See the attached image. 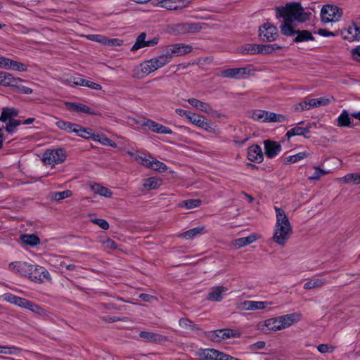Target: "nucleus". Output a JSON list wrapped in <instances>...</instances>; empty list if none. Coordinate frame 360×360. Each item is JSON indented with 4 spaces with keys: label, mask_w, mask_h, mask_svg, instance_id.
Here are the masks:
<instances>
[{
    "label": "nucleus",
    "mask_w": 360,
    "mask_h": 360,
    "mask_svg": "<svg viewBox=\"0 0 360 360\" xmlns=\"http://www.w3.org/2000/svg\"><path fill=\"white\" fill-rule=\"evenodd\" d=\"M65 160V153L63 149L47 150L42 157V162L44 165H55L63 162Z\"/></svg>",
    "instance_id": "8"
},
{
    "label": "nucleus",
    "mask_w": 360,
    "mask_h": 360,
    "mask_svg": "<svg viewBox=\"0 0 360 360\" xmlns=\"http://www.w3.org/2000/svg\"><path fill=\"white\" fill-rule=\"evenodd\" d=\"M307 156L308 153L307 152H300L295 155L287 157V161L290 163H295L303 160L304 158Z\"/></svg>",
    "instance_id": "50"
},
{
    "label": "nucleus",
    "mask_w": 360,
    "mask_h": 360,
    "mask_svg": "<svg viewBox=\"0 0 360 360\" xmlns=\"http://www.w3.org/2000/svg\"><path fill=\"white\" fill-rule=\"evenodd\" d=\"M193 50L192 46L182 43L174 44L167 46L165 49L166 55H169V61L174 56H182L191 53Z\"/></svg>",
    "instance_id": "10"
},
{
    "label": "nucleus",
    "mask_w": 360,
    "mask_h": 360,
    "mask_svg": "<svg viewBox=\"0 0 360 360\" xmlns=\"http://www.w3.org/2000/svg\"><path fill=\"white\" fill-rule=\"evenodd\" d=\"M38 269H40L37 272V274H36L38 276V278H40L41 279V275H43V277L45 278H47V279H50L51 278L50 274L49 273L48 271H46L43 267L39 266H38Z\"/></svg>",
    "instance_id": "62"
},
{
    "label": "nucleus",
    "mask_w": 360,
    "mask_h": 360,
    "mask_svg": "<svg viewBox=\"0 0 360 360\" xmlns=\"http://www.w3.org/2000/svg\"><path fill=\"white\" fill-rule=\"evenodd\" d=\"M274 210L276 212V223L272 240L277 245L283 247L292 235V227L284 210L278 207H274Z\"/></svg>",
    "instance_id": "2"
},
{
    "label": "nucleus",
    "mask_w": 360,
    "mask_h": 360,
    "mask_svg": "<svg viewBox=\"0 0 360 360\" xmlns=\"http://www.w3.org/2000/svg\"><path fill=\"white\" fill-rule=\"evenodd\" d=\"M276 17L284 19L280 28L281 33L285 36H292L295 34L296 32L292 26L293 21L304 22L309 17L298 3L287 4L285 6L276 8Z\"/></svg>",
    "instance_id": "1"
},
{
    "label": "nucleus",
    "mask_w": 360,
    "mask_h": 360,
    "mask_svg": "<svg viewBox=\"0 0 360 360\" xmlns=\"http://www.w3.org/2000/svg\"><path fill=\"white\" fill-rule=\"evenodd\" d=\"M72 193L70 190H66L61 192H55L52 193L51 198L54 200H60L70 197Z\"/></svg>",
    "instance_id": "49"
},
{
    "label": "nucleus",
    "mask_w": 360,
    "mask_h": 360,
    "mask_svg": "<svg viewBox=\"0 0 360 360\" xmlns=\"http://www.w3.org/2000/svg\"><path fill=\"white\" fill-rule=\"evenodd\" d=\"M91 221L98 225L102 229L107 230L109 229V224L108 221L103 219H93Z\"/></svg>",
    "instance_id": "56"
},
{
    "label": "nucleus",
    "mask_w": 360,
    "mask_h": 360,
    "mask_svg": "<svg viewBox=\"0 0 360 360\" xmlns=\"http://www.w3.org/2000/svg\"><path fill=\"white\" fill-rule=\"evenodd\" d=\"M314 169H315V171L313 173V174L311 176H309V178H308L311 181H312V180L317 181V180L320 179L321 176L328 174V172L323 170L321 168H319V167H314Z\"/></svg>",
    "instance_id": "51"
},
{
    "label": "nucleus",
    "mask_w": 360,
    "mask_h": 360,
    "mask_svg": "<svg viewBox=\"0 0 360 360\" xmlns=\"http://www.w3.org/2000/svg\"><path fill=\"white\" fill-rule=\"evenodd\" d=\"M56 125L60 129L66 131L68 132H73L76 124H72L71 122H65L63 120H58L56 122Z\"/></svg>",
    "instance_id": "44"
},
{
    "label": "nucleus",
    "mask_w": 360,
    "mask_h": 360,
    "mask_svg": "<svg viewBox=\"0 0 360 360\" xmlns=\"http://www.w3.org/2000/svg\"><path fill=\"white\" fill-rule=\"evenodd\" d=\"M252 118L262 122H284L287 120L285 115L276 114L263 110H255L252 112Z\"/></svg>",
    "instance_id": "7"
},
{
    "label": "nucleus",
    "mask_w": 360,
    "mask_h": 360,
    "mask_svg": "<svg viewBox=\"0 0 360 360\" xmlns=\"http://www.w3.org/2000/svg\"><path fill=\"white\" fill-rule=\"evenodd\" d=\"M86 37L91 41L105 44L106 37L101 34H88Z\"/></svg>",
    "instance_id": "54"
},
{
    "label": "nucleus",
    "mask_w": 360,
    "mask_h": 360,
    "mask_svg": "<svg viewBox=\"0 0 360 360\" xmlns=\"http://www.w3.org/2000/svg\"><path fill=\"white\" fill-rule=\"evenodd\" d=\"M91 189L95 194H98L107 198H110L112 195V193L110 189L99 184H94L91 186Z\"/></svg>",
    "instance_id": "28"
},
{
    "label": "nucleus",
    "mask_w": 360,
    "mask_h": 360,
    "mask_svg": "<svg viewBox=\"0 0 360 360\" xmlns=\"http://www.w3.org/2000/svg\"><path fill=\"white\" fill-rule=\"evenodd\" d=\"M345 184H360V172L349 173L340 179Z\"/></svg>",
    "instance_id": "39"
},
{
    "label": "nucleus",
    "mask_w": 360,
    "mask_h": 360,
    "mask_svg": "<svg viewBox=\"0 0 360 360\" xmlns=\"http://www.w3.org/2000/svg\"><path fill=\"white\" fill-rule=\"evenodd\" d=\"M146 34L145 32L141 33L136 38L135 44L131 47L132 51H136L140 49L146 47Z\"/></svg>",
    "instance_id": "40"
},
{
    "label": "nucleus",
    "mask_w": 360,
    "mask_h": 360,
    "mask_svg": "<svg viewBox=\"0 0 360 360\" xmlns=\"http://www.w3.org/2000/svg\"><path fill=\"white\" fill-rule=\"evenodd\" d=\"M148 167L159 172H165L167 169V166L165 163L153 158L150 160V164Z\"/></svg>",
    "instance_id": "42"
},
{
    "label": "nucleus",
    "mask_w": 360,
    "mask_h": 360,
    "mask_svg": "<svg viewBox=\"0 0 360 360\" xmlns=\"http://www.w3.org/2000/svg\"><path fill=\"white\" fill-rule=\"evenodd\" d=\"M201 205V200L198 199H190L183 201L181 204V207H185L186 209L190 210L199 207Z\"/></svg>",
    "instance_id": "46"
},
{
    "label": "nucleus",
    "mask_w": 360,
    "mask_h": 360,
    "mask_svg": "<svg viewBox=\"0 0 360 360\" xmlns=\"http://www.w3.org/2000/svg\"><path fill=\"white\" fill-rule=\"evenodd\" d=\"M201 27L198 23H179L168 27V32L174 35L187 33H195L200 30Z\"/></svg>",
    "instance_id": "9"
},
{
    "label": "nucleus",
    "mask_w": 360,
    "mask_h": 360,
    "mask_svg": "<svg viewBox=\"0 0 360 360\" xmlns=\"http://www.w3.org/2000/svg\"><path fill=\"white\" fill-rule=\"evenodd\" d=\"M188 102L195 109L207 113L209 115L213 117H218L219 115L218 112L214 110L208 103L201 101L194 98L188 99Z\"/></svg>",
    "instance_id": "13"
},
{
    "label": "nucleus",
    "mask_w": 360,
    "mask_h": 360,
    "mask_svg": "<svg viewBox=\"0 0 360 360\" xmlns=\"http://www.w3.org/2000/svg\"><path fill=\"white\" fill-rule=\"evenodd\" d=\"M281 330L285 329L302 319V314L299 312L277 316Z\"/></svg>",
    "instance_id": "14"
},
{
    "label": "nucleus",
    "mask_w": 360,
    "mask_h": 360,
    "mask_svg": "<svg viewBox=\"0 0 360 360\" xmlns=\"http://www.w3.org/2000/svg\"><path fill=\"white\" fill-rule=\"evenodd\" d=\"M18 110L14 108H4L0 116V121L6 122L10 119H13L18 115Z\"/></svg>",
    "instance_id": "30"
},
{
    "label": "nucleus",
    "mask_w": 360,
    "mask_h": 360,
    "mask_svg": "<svg viewBox=\"0 0 360 360\" xmlns=\"http://www.w3.org/2000/svg\"><path fill=\"white\" fill-rule=\"evenodd\" d=\"M169 62V55H166L165 53L146 60L136 66L133 70L134 76L138 79H143L149 74L168 64Z\"/></svg>",
    "instance_id": "3"
},
{
    "label": "nucleus",
    "mask_w": 360,
    "mask_h": 360,
    "mask_svg": "<svg viewBox=\"0 0 360 360\" xmlns=\"http://www.w3.org/2000/svg\"><path fill=\"white\" fill-rule=\"evenodd\" d=\"M257 328L264 333H267L269 331L281 330L280 323L277 317L268 319L259 322L257 325Z\"/></svg>",
    "instance_id": "16"
},
{
    "label": "nucleus",
    "mask_w": 360,
    "mask_h": 360,
    "mask_svg": "<svg viewBox=\"0 0 360 360\" xmlns=\"http://www.w3.org/2000/svg\"><path fill=\"white\" fill-rule=\"evenodd\" d=\"M227 291V288L223 286H216L211 288L207 299L210 301L219 302L221 300V295Z\"/></svg>",
    "instance_id": "25"
},
{
    "label": "nucleus",
    "mask_w": 360,
    "mask_h": 360,
    "mask_svg": "<svg viewBox=\"0 0 360 360\" xmlns=\"http://www.w3.org/2000/svg\"><path fill=\"white\" fill-rule=\"evenodd\" d=\"M271 304L272 302L267 301L246 300L238 304L237 309L240 310L264 309Z\"/></svg>",
    "instance_id": "12"
},
{
    "label": "nucleus",
    "mask_w": 360,
    "mask_h": 360,
    "mask_svg": "<svg viewBox=\"0 0 360 360\" xmlns=\"http://www.w3.org/2000/svg\"><path fill=\"white\" fill-rule=\"evenodd\" d=\"M188 120L193 124L203 129L210 133L215 135H219L221 134L220 129L217 125L213 124L211 121L208 120L203 115L191 112V115L188 117Z\"/></svg>",
    "instance_id": "5"
},
{
    "label": "nucleus",
    "mask_w": 360,
    "mask_h": 360,
    "mask_svg": "<svg viewBox=\"0 0 360 360\" xmlns=\"http://www.w3.org/2000/svg\"><path fill=\"white\" fill-rule=\"evenodd\" d=\"M73 132L76 134L77 136L86 139H92V136H94L95 134V133L91 129L85 128L78 124L75 125Z\"/></svg>",
    "instance_id": "29"
},
{
    "label": "nucleus",
    "mask_w": 360,
    "mask_h": 360,
    "mask_svg": "<svg viewBox=\"0 0 360 360\" xmlns=\"http://www.w3.org/2000/svg\"><path fill=\"white\" fill-rule=\"evenodd\" d=\"M338 126L339 127H349L351 124V118L349 117V112L346 110H343L337 119Z\"/></svg>",
    "instance_id": "35"
},
{
    "label": "nucleus",
    "mask_w": 360,
    "mask_h": 360,
    "mask_svg": "<svg viewBox=\"0 0 360 360\" xmlns=\"http://www.w3.org/2000/svg\"><path fill=\"white\" fill-rule=\"evenodd\" d=\"M29 302H30L29 300H27L25 298L18 297V300H17L16 306L21 307V308L26 309V307H27Z\"/></svg>",
    "instance_id": "64"
},
{
    "label": "nucleus",
    "mask_w": 360,
    "mask_h": 360,
    "mask_svg": "<svg viewBox=\"0 0 360 360\" xmlns=\"http://www.w3.org/2000/svg\"><path fill=\"white\" fill-rule=\"evenodd\" d=\"M8 268L13 272L28 277L32 281H37V280H41L36 275L37 272L40 269H38V266L25 262H14L9 264Z\"/></svg>",
    "instance_id": "4"
},
{
    "label": "nucleus",
    "mask_w": 360,
    "mask_h": 360,
    "mask_svg": "<svg viewBox=\"0 0 360 360\" xmlns=\"http://www.w3.org/2000/svg\"><path fill=\"white\" fill-rule=\"evenodd\" d=\"M23 82L20 77H15L13 75L6 72H0V84L5 86H10L13 88H15L17 84Z\"/></svg>",
    "instance_id": "17"
},
{
    "label": "nucleus",
    "mask_w": 360,
    "mask_h": 360,
    "mask_svg": "<svg viewBox=\"0 0 360 360\" xmlns=\"http://www.w3.org/2000/svg\"><path fill=\"white\" fill-rule=\"evenodd\" d=\"M134 160L139 164L148 167L150 164V159H148L146 156H142L139 154L134 155Z\"/></svg>",
    "instance_id": "57"
},
{
    "label": "nucleus",
    "mask_w": 360,
    "mask_h": 360,
    "mask_svg": "<svg viewBox=\"0 0 360 360\" xmlns=\"http://www.w3.org/2000/svg\"><path fill=\"white\" fill-rule=\"evenodd\" d=\"M92 140L105 146H110L113 148L116 147V143L103 134H95L94 136H92Z\"/></svg>",
    "instance_id": "36"
},
{
    "label": "nucleus",
    "mask_w": 360,
    "mask_h": 360,
    "mask_svg": "<svg viewBox=\"0 0 360 360\" xmlns=\"http://www.w3.org/2000/svg\"><path fill=\"white\" fill-rule=\"evenodd\" d=\"M248 158L252 162H262L264 155L262 148L257 145H253L248 148Z\"/></svg>",
    "instance_id": "21"
},
{
    "label": "nucleus",
    "mask_w": 360,
    "mask_h": 360,
    "mask_svg": "<svg viewBox=\"0 0 360 360\" xmlns=\"http://www.w3.org/2000/svg\"><path fill=\"white\" fill-rule=\"evenodd\" d=\"M247 68H230L223 70L220 75L226 78L242 79L249 73Z\"/></svg>",
    "instance_id": "18"
},
{
    "label": "nucleus",
    "mask_w": 360,
    "mask_h": 360,
    "mask_svg": "<svg viewBox=\"0 0 360 360\" xmlns=\"http://www.w3.org/2000/svg\"><path fill=\"white\" fill-rule=\"evenodd\" d=\"M264 148L266 155L270 158L277 155L281 150V146L279 143L269 140L264 141Z\"/></svg>",
    "instance_id": "22"
},
{
    "label": "nucleus",
    "mask_w": 360,
    "mask_h": 360,
    "mask_svg": "<svg viewBox=\"0 0 360 360\" xmlns=\"http://www.w3.org/2000/svg\"><path fill=\"white\" fill-rule=\"evenodd\" d=\"M351 53L354 60L360 62V46L353 49Z\"/></svg>",
    "instance_id": "63"
},
{
    "label": "nucleus",
    "mask_w": 360,
    "mask_h": 360,
    "mask_svg": "<svg viewBox=\"0 0 360 360\" xmlns=\"http://www.w3.org/2000/svg\"><path fill=\"white\" fill-rule=\"evenodd\" d=\"M20 352V349L14 346H0V353L8 355H15L18 354Z\"/></svg>",
    "instance_id": "47"
},
{
    "label": "nucleus",
    "mask_w": 360,
    "mask_h": 360,
    "mask_svg": "<svg viewBox=\"0 0 360 360\" xmlns=\"http://www.w3.org/2000/svg\"><path fill=\"white\" fill-rule=\"evenodd\" d=\"M205 232V226H198L193 229H191L186 232H184L179 235V237H182L186 240L191 239L196 236L198 234L202 233Z\"/></svg>",
    "instance_id": "33"
},
{
    "label": "nucleus",
    "mask_w": 360,
    "mask_h": 360,
    "mask_svg": "<svg viewBox=\"0 0 360 360\" xmlns=\"http://www.w3.org/2000/svg\"><path fill=\"white\" fill-rule=\"evenodd\" d=\"M157 6L167 10H177L187 6V5L182 7L178 6L176 5V0H160L157 4Z\"/></svg>",
    "instance_id": "34"
},
{
    "label": "nucleus",
    "mask_w": 360,
    "mask_h": 360,
    "mask_svg": "<svg viewBox=\"0 0 360 360\" xmlns=\"http://www.w3.org/2000/svg\"><path fill=\"white\" fill-rule=\"evenodd\" d=\"M21 124L20 120L10 119L5 127L6 131L9 134H13L17 131V127Z\"/></svg>",
    "instance_id": "45"
},
{
    "label": "nucleus",
    "mask_w": 360,
    "mask_h": 360,
    "mask_svg": "<svg viewBox=\"0 0 360 360\" xmlns=\"http://www.w3.org/2000/svg\"><path fill=\"white\" fill-rule=\"evenodd\" d=\"M335 347L333 346H330L327 344H321L318 345L317 349L319 352L324 354L327 352H333L334 351Z\"/></svg>",
    "instance_id": "55"
},
{
    "label": "nucleus",
    "mask_w": 360,
    "mask_h": 360,
    "mask_svg": "<svg viewBox=\"0 0 360 360\" xmlns=\"http://www.w3.org/2000/svg\"><path fill=\"white\" fill-rule=\"evenodd\" d=\"M162 180L157 177H150L144 180L143 186L146 190L157 189L162 185Z\"/></svg>",
    "instance_id": "31"
},
{
    "label": "nucleus",
    "mask_w": 360,
    "mask_h": 360,
    "mask_svg": "<svg viewBox=\"0 0 360 360\" xmlns=\"http://www.w3.org/2000/svg\"><path fill=\"white\" fill-rule=\"evenodd\" d=\"M311 128V124L307 125L306 127H301L299 126H295V127L288 130L285 134L288 139L291 138L294 136H303L305 138H309V129Z\"/></svg>",
    "instance_id": "24"
},
{
    "label": "nucleus",
    "mask_w": 360,
    "mask_h": 360,
    "mask_svg": "<svg viewBox=\"0 0 360 360\" xmlns=\"http://www.w3.org/2000/svg\"><path fill=\"white\" fill-rule=\"evenodd\" d=\"M314 101L316 102V108L320 106H326L330 103V99L326 97L314 98Z\"/></svg>",
    "instance_id": "58"
},
{
    "label": "nucleus",
    "mask_w": 360,
    "mask_h": 360,
    "mask_svg": "<svg viewBox=\"0 0 360 360\" xmlns=\"http://www.w3.org/2000/svg\"><path fill=\"white\" fill-rule=\"evenodd\" d=\"M326 279L323 278L313 279L305 283L304 285V288L306 290H311L314 288H320L323 286L324 283H326Z\"/></svg>",
    "instance_id": "37"
},
{
    "label": "nucleus",
    "mask_w": 360,
    "mask_h": 360,
    "mask_svg": "<svg viewBox=\"0 0 360 360\" xmlns=\"http://www.w3.org/2000/svg\"><path fill=\"white\" fill-rule=\"evenodd\" d=\"M8 70L20 72H26L27 70V65L21 62L10 59Z\"/></svg>",
    "instance_id": "41"
},
{
    "label": "nucleus",
    "mask_w": 360,
    "mask_h": 360,
    "mask_svg": "<svg viewBox=\"0 0 360 360\" xmlns=\"http://www.w3.org/2000/svg\"><path fill=\"white\" fill-rule=\"evenodd\" d=\"M342 10L337 6L327 4L321 10V19L323 23L338 22L342 15Z\"/></svg>",
    "instance_id": "6"
},
{
    "label": "nucleus",
    "mask_w": 360,
    "mask_h": 360,
    "mask_svg": "<svg viewBox=\"0 0 360 360\" xmlns=\"http://www.w3.org/2000/svg\"><path fill=\"white\" fill-rule=\"evenodd\" d=\"M70 82H72L73 85L75 86H87L95 90H101L102 89L101 84L79 77L73 78Z\"/></svg>",
    "instance_id": "26"
},
{
    "label": "nucleus",
    "mask_w": 360,
    "mask_h": 360,
    "mask_svg": "<svg viewBox=\"0 0 360 360\" xmlns=\"http://www.w3.org/2000/svg\"><path fill=\"white\" fill-rule=\"evenodd\" d=\"M143 124H144V126L147 127L152 131L158 133V134H172V131L169 128H168L161 124H159L155 121L150 120H148L147 121H146Z\"/></svg>",
    "instance_id": "20"
},
{
    "label": "nucleus",
    "mask_w": 360,
    "mask_h": 360,
    "mask_svg": "<svg viewBox=\"0 0 360 360\" xmlns=\"http://www.w3.org/2000/svg\"><path fill=\"white\" fill-rule=\"evenodd\" d=\"M122 44H123V41L122 39H117V38L110 39V38L106 37L104 45L109 46V47H115V46H122Z\"/></svg>",
    "instance_id": "53"
},
{
    "label": "nucleus",
    "mask_w": 360,
    "mask_h": 360,
    "mask_svg": "<svg viewBox=\"0 0 360 360\" xmlns=\"http://www.w3.org/2000/svg\"><path fill=\"white\" fill-rule=\"evenodd\" d=\"M282 47L276 44H259V53L269 54L274 52Z\"/></svg>",
    "instance_id": "43"
},
{
    "label": "nucleus",
    "mask_w": 360,
    "mask_h": 360,
    "mask_svg": "<svg viewBox=\"0 0 360 360\" xmlns=\"http://www.w3.org/2000/svg\"><path fill=\"white\" fill-rule=\"evenodd\" d=\"M243 52L250 54L259 53V44H245L243 48Z\"/></svg>",
    "instance_id": "48"
},
{
    "label": "nucleus",
    "mask_w": 360,
    "mask_h": 360,
    "mask_svg": "<svg viewBox=\"0 0 360 360\" xmlns=\"http://www.w3.org/2000/svg\"><path fill=\"white\" fill-rule=\"evenodd\" d=\"M26 309L30 310L33 313L39 314V315H44L45 314V311L41 307H40L39 305L34 304V302H32L31 301L29 302V304L27 305V307H26Z\"/></svg>",
    "instance_id": "52"
},
{
    "label": "nucleus",
    "mask_w": 360,
    "mask_h": 360,
    "mask_svg": "<svg viewBox=\"0 0 360 360\" xmlns=\"http://www.w3.org/2000/svg\"><path fill=\"white\" fill-rule=\"evenodd\" d=\"M4 300L9 303L16 305L18 296H15L11 293H5L2 295Z\"/></svg>",
    "instance_id": "59"
},
{
    "label": "nucleus",
    "mask_w": 360,
    "mask_h": 360,
    "mask_svg": "<svg viewBox=\"0 0 360 360\" xmlns=\"http://www.w3.org/2000/svg\"><path fill=\"white\" fill-rule=\"evenodd\" d=\"M67 108L72 111H75L77 112H82L86 113L89 115H99V112L94 110L91 109L89 106L80 103H66Z\"/></svg>",
    "instance_id": "19"
},
{
    "label": "nucleus",
    "mask_w": 360,
    "mask_h": 360,
    "mask_svg": "<svg viewBox=\"0 0 360 360\" xmlns=\"http://www.w3.org/2000/svg\"><path fill=\"white\" fill-rule=\"evenodd\" d=\"M15 89H16L18 92L24 94H31L33 92L31 88L20 85V83L17 84Z\"/></svg>",
    "instance_id": "60"
},
{
    "label": "nucleus",
    "mask_w": 360,
    "mask_h": 360,
    "mask_svg": "<svg viewBox=\"0 0 360 360\" xmlns=\"http://www.w3.org/2000/svg\"><path fill=\"white\" fill-rule=\"evenodd\" d=\"M22 243L31 247L36 246L40 243V239L34 234H24L20 236Z\"/></svg>",
    "instance_id": "32"
},
{
    "label": "nucleus",
    "mask_w": 360,
    "mask_h": 360,
    "mask_svg": "<svg viewBox=\"0 0 360 360\" xmlns=\"http://www.w3.org/2000/svg\"><path fill=\"white\" fill-rule=\"evenodd\" d=\"M257 239V236L256 234H251L247 237L239 238L236 239L233 242V245L235 248H240L247 245L251 244L256 241Z\"/></svg>",
    "instance_id": "27"
},
{
    "label": "nucleus",
    "mask_w": 360,
    "mask_h": 360,
    "mask_svg": "<svg viewBox=\"0 0 360 360\" xmlns=\"http://www.w3.org/2000/svg\"><path fill=\"white\" fill-rule=\"evenodd\" d=\"M340 34L344 39L348 40L349 41H359L360 27L353 22L352 25H349L347 28L342 30Z\"/></svg>",
    "instance_id": "15"
},
{
    "label": "nucleus",
    "mask_w": 360,
    "mask_h": 360,
    "mask_svg": "<svg viewBox=\"0 0 360 360\" xmlns=\"http://www.w3.org/2000/svg\"><path fill=\"white\" fill-rule=\"evenodd\" d=\"M295 109L296 110H309V107L308 106V103L307 101V100H304L300 103H299L298 104L295 105Z\"/></svg>",
    "instance_id": "61"
},
{
    "label": "nucleus",
    "mask_w": 360,
    "mask_h": 360,
    "mask_svg": "<svg viewBox=\"0 0 360 360\" xmlns=\"http://www.w3.org/2000/svg\"><path fill=\"white\" fill-rule=\"evenodd\" d=\"M297 36L294 39L295 42H302L314 40L311 33L307 30L297 31Z\"/></svg>",
    "instance_id": "38"
},
{
    "label": "nucleus",
    "mask_w": 360,
    "mask_h": 360,
    "mask_svg": "<svg viewBox=\"0 0 360 360\" xmlns=\"http://www.w3.org/2000/svg\"><path fill=\"white\" fill-rule=\"evenodd\" d=\"M259 36L263 41H274L278 37V29L271 23H264L259 27Z\"/></svg>",
    "instance_id": "11"
},
{
    "label": "nucleus",
    "mask_w": 360,
    "mask_h": 360,
    "mask_svg": "<svg viewBox=\"0 0 360 360\" xmlns=\"http://www.w3.org/2000/svg\"><path fill=\"white\" fill-rule=\"evenodd\" d=\"M139 335L141 338L149 342L160 343L167 340L166 337L163 335L148 331H141Z\"/></svg>",
    "instance_id": "23"
}]
</instances>
